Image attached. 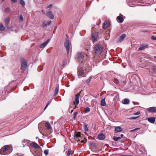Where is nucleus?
<instances>
[{
  "mask_svg": "<svg viewBox=\"0 0 156 156\" xmlns=\"http://www.w3.org/2000/svg\"><path fill=\"white\" fill-rule=\"evenodd\" d=\"M80 95V94L79 93L75 95V101L73 102L74 103V104H75L76 105H78L79 104V96Z\"/></svg>",
  "mask_w": 156,
  "mask_h": 156,
  "instance_id": "8",
  "label": "nucleus"
},
{
  "mask_svg": "<svg viewBox=\"0 0 156 156\" xmlns=\"http://www.w3.org/2000/svg\"><path fill=\"white\" fill-rule=\"evenodd\" d=\"M151 69L154 73H156V66H153L151 67Z\"/></svg>",
  "mask_w": 156,
  "mask_h": 156,
  "instance_id": "30",
  "label": "nucleus"
},
{
  "mask_svg": "<svg viewBox=\"0 0 156 156\" xmlns=\"http://www.w3.org/2000/svg\"><path fill=\"white\" fill-rule=\"evenodd\" d=\"M20 3L23 6H24L25 5V2L23 0H20Z\"/></svg>",
  "mask_w": 156,
  "mask_h": 156,
  "instance_id": "33",
  "label": "nucleus"
},
{
  "mask_svg": "<svg viewBox=\"0 0 156 156\" xmlns=\"http://www.w3.org/2000/svg\"><path fill=\"white\" fill-rule=\"evenodd\" d=\"M148 45L147 44H142L140 46V47L138 48V50L142 51L144 50Z\"/></svg>",
  "mask_w": 156,
  "mask_h": 156,
  "instance_id": "17",
  "label": "nucleus"
},
{
  "mask_svg": "<svg viewBox=\"0 0 156 156\" xmlns=\"http://www.w3.org/2000/svg\"><path fill=\"white\" fill-rule=\"evenodd\" d=\"M74 136L75 138H77L78 140H80L79 138L81 137L80 133L79 132H75L74 134Z\"/></svg>",
  "mask_w": 156,
  "mask_h": 156,
  "instance_id": "16",
  "label": "nucleus"
},
{
  "mask_svg": "<svg viewBox=\"0 0 156 156\" xmlns=\"http://www.w3.org/2000/svg\"><path fill=\"white\" fill-rule=\"evenodd\" d=\"M92 79V76H90L89 78V79H87V81L88 82V83H89L90 82V81H91V79Z\"/></svg>",
  "mask_w": 156,
  "mask_h": 156,
  "instance_id": "39",
  "label": "nucleus"
},
{
  "mask_svg": "<svg viewBox=\"0 0 156 156\" xmlns=\"http://www.w3.org/2000/svg\"><path fill=\"white\" fill-rule=\"evenodd\" d=\"M77 74L79 78H80L81 77H84L86 76H83L84 74V70L83 68L78 69Z\"/></svg>",
  "mask_w": 156,
  "mask_h": 156,
  "instance_id": "4",
  "label": "nucleus"
},
{
  "mask_svg": "<svg viewBox=\"0 0 156 156\" xmlns=\"http://www.w3.org/2000/svg\"><path fill=\"white\" fill-rule=\"evenodd\" d=\"M52 4H50V5H49L48 7V8H51L52 7Z\"/></svg>",
  "mask_w": 156,
  "mask_h": 156,
  "instance_id": "47",
  "label": "nucleus"
},
{
  "mask_svg": "<svg viewBox=\"0 0 156 156\" xmlns=\"http://www.w3.org/2000/svg\"><path fill=\"white\" fill-rule=\"evenodd\" d=\"M126 36V35L125 34H122L120 37L119 40H118V42H121L124 39Z\"/></svg>",
  "mask_w": 156,
  "mask_h": 156,
  "instance_id": "20",
  "label": "nucleus"
},
{
  "mask_svg": "<svg viewBox=\"0 0 156 156\" xmlns=\"http://www.w3.org/2000/svg\"><path fill=\"white\" fill-rule=\"evenodd\" d=\"M41 149L36 150L33 153L34 155L35 156H42V152L41 151Z\"/></svg>",
  "mask_w": 156,
  "mask_h": 156,
  "instance_id": "10",
  "label": "nucleus"
},
{
  "mask_svg": "<svg viewBox=\"0 0 156 156\" xmlns=\"http://www.w3.org/2000/svg\"><path fill=\"white\" fill-rule=\"evenodd\" d=\"M45 126L47 127V129H49L51 128V126L50 124L48 122H46L45 123Z\"/></svg>",
  "mask_w": 156,
  "mask_h": 156,
  "instance_id": "26",
  "label": "nucleus"
},
{
  "mask_svg": "<svg viewBox=\"0 0 156 156\" xmlns=\"http://www.w3.org/2000/svg\"><path fill=\"white\" fill-rule=\"evenodd\" d=\"M123 83L124 84H125L126 83H125V81H123Z\"/></svg>",
  "mask_w": 156,
  "mask_h": 156,
  "instance_id": "59",
  "label": "nucleus"
},
{
  "mask_svg": "<svg viewBox=\"0 0 156 156\" xmlns=\"http://www.w3.org/2000/svg\"><path fill=\"white\" fill-rule=\"evenodd\" d=\"M42 12H44V11H43V10H42Z\"/></svg>",
  "mask_w": 156,
  "mask_h": 156,
  "instance_id": "63",
  "label": "nucleus"
},
{
  "mask_svg": "<svg viewBox=\"0 0 156 156\" xmlns=\"http://www.w3.org/2000/svg\"><path fill=\"white\" fill-rule=\"evenodd\" d=\"M5 29V27L3 26L2 23L0 24V30L3 31Z\"/></svg>",
  "mask_w": 156,
  "mask_h": 156,
  "instance_id": "28",
  "label": "nucleus"
},
{
  "mask_svg": "<svg viewBox=\"0 0 156 156\" xmlns=\"http://www.w3.org/2000/svg\"><path fill=\"white\" fill-rule=\"evenodd\" d=\"M138 117V116L137 117H131V119H135L136 118H137Z\"/></svg>",
  "mask_w": 156,
  "mask_h": 156,
  "instance_id": "49",
  "label": "nucleus"
},
{
  "mask_svg": "<svg viewBox=\"0 0 156 156\" xmlns=\"http://www.w3.org/2000/svg\"><path fill=\"white\" fill-rule=\"evenodd\" d=\"M119 23H121L124 20H117Z\"/></svg>",
  "mask_w": 156,
  "mask_h": 156,
  "instance_id": "46",
  "label": "nucleus"
},
{
  "mask_svg": "<svg viewBox=\"0 0 156 156\" xmlns=\"http://www.w3.org/2000/svg\"><path fill=\"white\" fill-rule=\"evenodd\" d=\"M98 37V34L96 32H94L92 33V39L93 42L94 43L97 40Z\"/></svg>",
  "mask_w": 156,
  "mask_h": 156,
  "instance_id": "11",
  "label": "nucleus"
},
{
  "mask_svg": "<svg viewBox=\"0 0 156 156\" xmlns=\"http://www.w3.org/2000/svg\"><path fill=\"white\" fill-rule=\"evenodd\" d=\"M113 140L115 141H117L118 140L117 137L114 136L113 138Z\"/></svg>",
  "mask_w": 156,
  "mask_h": 156,
  "instance_id": "42",
  "label": "nucleus"
},
{
  "mask_svg": "<svg viewBox=\"0 0 156 156\" xmlns=\"http://www.w3.org/2000/svg\"><path fill=\"white\" fill-rule=\"evenodd\" d=\"M151 38L152 40H156V37H154V36H152Z\"/></svg>",
  "mask_w": 156,
  "mask_h": 156,
  "instance_id": "43",
  "label": "nucleus"
},
{
  "mask_svg": "<svg viewBox=\"0 0 156 156\" xmlns=\"http://www.w3.org/2000/svg\"><path fill=\"white\" fill-rule=\"evenodd\" d=\"M75 107L74 108V109H75L77 108V105H75Z\"/></svg>",
  "mask_w": 156,
  "mask_h": 156,
  "instance_id": "52",
  "label": "nucleus"
},
{
  "mask_svg": "<svg viewBox=\"0 0 156 156\" xmlns=\"http://www.w3.org/2000/svg\"><path fill=\"white\" fill-rule=\"evenodd\" d=\"M10 11V9L9 8L7 7L5 8L3 12L5 13H9Z\"/></svg>",
  "mask_w": 156,
  "mask_h": 156,
  "instance_id": "24",
  "label": "nucleus"
},
{
  "mask_svg": "<svg viewBox=\"0 0 156 156\" xmlns=\"http://www.w3.org/2000/svg\"><path fill=\"white\" fill-rule=\"evenodd\" d=\"M119 156H133L132 155H122Z\"/></svg>",
  "mask_w": 156,
  "mask_h": 156,
  "instance_id": "51",
  "label": "nucleus"
},
{
  "mask_svg": "<svg viewBox=\"0 0 156 156\" xmlns=\"http://www.w3.org/2000/svg\"><path fill=\"white\" fill-rule=\"evenodd\" d=\"M51 24V21L48 20H44L43 22L41 27L43 28H44L47 26Z\"/></svg>",
  "mask_w": 156,
  "mask_h": 156,
  "instance_id": "7",
  "label": "nucleus"
},
{
  "mask_svg": "<svg viewBox=\"0 0 156 156\" xmlns=\"http://www.w3.org/2000/svg\"><path fill=\"white\" fill-rule=\"evenodd\" d=\"M71 153V150H68L67 153V156H69Z\"/></svg>",
  "mask_w": 156,
  "mask_h": 156,
  "instance_id": "37",
  "label": "nucleus"
},
{
  "mask_svg": "<svg viewBox=\"0 0 156 156\" xmlns=\"http://www.w3.org/2000/svg\"><path fill=\"white\" fill-rule=\"evenodd\" d=\"M12 2L15 3L16 2H17V0H11Z\"/></svg>",
  "mask_w": 156,
  "mask_h": 156,
  "instance_id": "48",
  "label": "nucleus"
},
{
  "mask_svg": "<svg viewBox=\"0 0 156 156\" xmlns=\"http://www.w3.org/2000/svg\"><path fill=\"white\" fill-rule=\"evenodd\" d=\"M150 0V2H151V3H152V2H154V0Z\"/></svg>",
  "mask_w": 156,
  "mask_h": 156,
  "instance_id": "55",
  "label": "nucleus"
},
{
  "mask_svg": "<svg viewBox=\"0 0 156 156\" xmlns=\"http://www.w3.org/2000/svg\"><path fill=\"white\" fill-rule=\"evenodd\" d=\"M5 23L6 26L8 28L11 27L12 26L9 23L10 20H5Z\"/></svg>",
  "mask_w": 156,
  "mask_h": 156,
  "instance_id": "19",
  "label": "nucleus"
},
{
  "mask_svg": "<svg viewBox=\"0 0 156 156\" xmlns=\"http://www.w3.org/2000/svg\"><path fill=\"white\" fill-rule=\"evenodd\" d=\"M83 129L86 131H88V128L86 124H84L83 126Z\"/></svg>",
  "mask_w": 156,
  "mask_h": 156,
  "instance_id": "29",
  "label": "nucleus"
},
{
  "mask_svg": "<svg viewBox=\"0 0 156 156\" xmlns=\"http://www.w3.org/2000/svg\"><path fill=\"white\" fill-rule=\"evenodd\" d=\"M30 145L31 147H34L36 149H41V148L37 143L35 142H32Z\"/></svg>",
  "mask_w": 156,
  "mask_h": 156,
  "instance_id": "6",
  "label": "nucleus"
},
{
  "mask_svg": "<svg viewBox=\"0 0 156 156\" xmlns=\"http://www.w3.org/2000/svg\"><path fill=\"white\" fill-rule=\"evenodd\" d=\"M155 118L154 117H151L147 118V120L150 123H153L155 121Z\"/></svg>",
  "mask_w": 156,
  "mask_h": 156,
  "instance_id": "18",
  "label": "nucleus"
},
{
  "mask_svg": "<svg viewBox=\"0 0 156 156\" xmlns=\"http://www.w3.org/2000/svg\"><path fill=\"white\" fill-rule=\"evenodd\" d=\"M77 56L79 59H81L84 57L83 55L82 54L79 53H78Z\"/></svg>",
  "mask_w": 156,
  "mask_h": 156,
  "instance_id": "27",
  "label": "nucleus"
},
{
  "mask_svg": "<svg viewBox=\"0 0 156 156\" xmlns=\"http://www.w3.org/2000/svg\"><path fill=\"white\" fill-rule=\"evenodd\" d=\"M78 114V113L76 112H75L74 113V116L73 117V119H76V115Z\"/></svg>",
  "mask_w": 156,
  "mask_h": 156,
  "instance_id": "41",
  "label": "nucleus"
},
{
  "mask_svg": "<svg viewBox=\"0 0 156 156\" xmlns=\"http://www.w3.org/2000/svg\"><path fill=\"white\" fill-rule=\"evenodd\" d=\"M123 134H121L120 135V137H121V138L122 137H123Z\"/></svg>",
  "mask_w": 156,
  "mask_h": 156,
  "instance_id": "56",
  "label": "nucleus"
},
{
  "mask_svg": "<svg viewBox=\"0 0 156 156\" xmlns=\"http://www.w3.org/2000/svg\"><path fill=\"white\" fill-rule=\"evenodd\" d=\"M21 68L22 69L25 70L26 69L27 66V61L23 58H21Z\"/></svg>",
  "mask_w": 156,
  "mask_h": 156,
  "instance_id": "3",
  "label": "nucleus"
},
{
  "mask_svg": "<svg viewBox=\"0 0 156 156\" xmlns=\"http://www.w3.org/2000/svg\"><path fill=\"white\" fill-rule=\"evenodd\" d=\"M147 110L150 112H156V107H151L147 108Z\"/></svg>",
  "mask_w": 156,
  "mask_h": 156,
  "instance_id": "14",
  "label": "nucleus"
},
{
  "mask_svg": "<svg viewBox=\"0 0 156 156\" xmlns=\"http://www.w3.org/2000/svg\"><path fill=\"white\" fill-rule=\"evenodd\" d=\"M64 46L66 48L67 54H69V52L70 43L69 41L67 39H66L64 43Z\"/></svg>",
  "mask_w": 156,
  "mask_h": 156,
  "instance_id": "2",
  "label": "nucleus"
},
{
  "mask_svg": "<svg viewBox=\"0 0 156 156\" xmlns=\"http://www.w3.org/2000/svg\"><path fill=\"white\" fill-rule=\"evenodd\" d=\"M143 32H147L148 31V30H144V31H142Z\"/></svg>",
  "mask_w": 156,
  "mask_h": 156,
  "instance_id": "54",
  "label": "nucleus"
},
{
  "mask_svg": "<svg viewBox=\"0 0 156 156\" xmlns=\"http://www.w3.org/2000/svg\"><path fill=\"white\" fill-rule=\"evenodd\" d=\"M140 129V128H135L134 129L132 130V131H134L139 130V129Z\"/></svg>",
  "mask_w": 156,
  "mask_h": 156,
  "instance_id": "45",
  "label": "nucleus"
},
{
  "mask_svg": "<svg viewBox=\"0 0 156 156\" xmlns=\"http://www.w3.org/2000/svg\"><path fill=\"white\" fill-rule=\"evenodd\" d=\"M51 100H50L48 101V103L46 105V106L45 107L44 109V110H45L47 108V107L51 103Z\"/></svg>",
  "mask_w": 156,
  "mask_h": 156,
  "instance_id": "34",
  "label": "nucleus"
},
{
  "mask_svg": "<svg viewBox=\"0 0 156 156\" xmlns=\"http://www.w3.org/2000/svg\"><path fill=\"white\" fill-rule=\"evenodd\" d=\"M115 130L116 132H119L122 131V129L120 126H118L115 128Z\"/></svg>",
  "mask_w": 156,
  "mask_h": 156,
  "instance_id": "21",
  "label": "nucleus"
},
{
  "mask_svg": "<svg viewBox=\"0 0 156 156\" xmlns=\"http://www.w3.org/2000/svg\"><path fill=\"white\" fill-rule=\"evenodd\" d=\"M59 90V88L58 87H57L55 89V93L54 94V95H56L58 93Z\"/></svg>",
  "mask_w": 156,
  "mask_h": 156,
  "instance_id": "31",
  "label": "nucleus"
},
{
  "mask_svg": "<svg viewBox=\"0 0 156 156\" xmlns=\"http://www.w3.org/2000/svg\"><path fill=\"white\" fill-rule=\"evenodd\" d=\"M50 41V39H48L47 40V41L45 42H44L41 45H40L39 46V47L41 48H44L47 45V44L49 43Z\"/></svg>",
  "mask_w": 156,
  "mask_h": 156,
  "instance_id": "13",
  "label": "nucleus"
},
{
  "mask_svg": "<svg viewBox=\"0 0 156 156\" xmlns=\"http://www.w3.org/2000/svg\"><path fill=\"white\" fill-rule=\"evenodd\" d=\"M120 142L121 143H123L124 141L123 140H121L120 141Z\"/></svg>",
  "mask_w": 156,
  "mask_h": 156,
  "instance_id": "53",
  "label": "nucleus"
},
{
  "mask_svg": "<svg viewBox=\"0 0 156 156\" xmlns=\"http://www.w3.org/2000/svg\"><path fill=\"white\" fill-rule=\"evenodd\" d=\"M98 138L100 140H103L105 138V136L103 134H99L98 136Z\"/></svg>",
  "mask_w": 156,
  "mask_h": 156,
  "instance_id": "22",
  "label": "nucleus"
},
{
  "mask_svg": "<svg viewBox=\"0 0 156 156\" xmlns=\"http://www.w3.org/2000/svg\"><path fill=\"white\" fill-rule=\"evenodd\" d=\"M75 105V104H74L73 103H70L69 106V109L70 110L71 108H72Z\"/></svg>",
  "mask_w": 156,
  "mask_h": 156,
  "instance_id": "36",
  "label": "nucleus"
},
{
  "mask_svg": "<svg viewBox=\"0 0 156 156\" xmlns=\"http://www.w3.org/2000/svg\"><path fill=\"white\" fill-rule=\"evenodd\" d=\"M117 137L118 138V140L121 138V137H120V136H119V137Z\"/></svg>",
  "mask_w": 156,
  "mask_h": 156,
  "instance_id": "57",
  "label": "nucleus"
},
{
  "mask_svg": "<svg viewBox=\"0 0 156 156\" xmlns=\"http://www.w3.org/2000/svg\"><path fill=\"white\" fill-rule=\"evenodd\" d=\"M129 99H125L123 100V101H122V103L126 105L128 104L129 103Z\"/></svg>",
  "mask_w": 156,
  "mask_h": 156,
  "instance_id": "23",
  "label": "nucleus"
},
{
  "mask_svg": "<svg viewBox=\"0 0 156 156\" xmlns=\"http://www.w3.org/2000/svg\"><path fill=\"white\" fill-rule=\"evenodd\" d=\"M103 49V48L101 44H97L94 46L95 52L97 55H99L102 52Z\"/></svg>",
  "mask_w": 156,
  "mask_h": 156,
  "instance_id": "1",
  "label": "nucleus"
},
{
  "mask_svg": "<svg viewBox=\"0 0 156 156\" xmlns=\"http://www.w3.org/2000/svg\"><path fill=\"white\" fill-rule=\"evenodd\" d=\"M123 19L126 18H125V16L124 17H123Z\"/></svg>",
  "mask_w": 156,
  "mask_h": 156,
  "instance_id": "61",
  "label": "nucleus"
},
{
  "mask_svg": "<svg viewBox=\"0 0 156 156\" xmlns=\"http://www.w3.org/2000/svg\"><path fill=\"white\" fill-rule=\"evenodd\" d=\"M154 58L156 59V56H154Z\"/></svg>",
  "mask_w": 156,
  "mask_h": 156,
  "instance_id": "60",
  "label": "nucleus"
},
{
  "mask_svg": "<svg viewBox=\"0 0 156 156\" xmlns=\"http://www.w3.org/2000/svg\"><path fill=\"white\" fill-rule=\"evenodd\" d=\"M117 20H123V18L121 16H118L117 17Z\"/></svg>",
  "mask_w": 156,
  "mask_h": 156,
  "instance_id": "40",
  "label": "nucleus"
},
{
  "mask_svg": "<svg viewBox=\"0 0 156 156\" xmlns=\"http://www.w3.org/2000/svg\"><path fill=\"white\" fill-rule=\"evenodd\" d=\"M23 16L21 15L20 16V20H23Z\"/></svg>",
  "mask_w": 156,
  "mask_h": 156,
  "instance_id": "50",
  "label": "nucleus"
},
{
  "mask_svg": "<svg viewBox=\"0 0 156 156\" xmlns=\"http://www.w3.org/2000/svg\"><path fill=\"white\" fill-rule=\"evenodd\" d=\"M73 111V109H72L71 110V113H72Z\"/></svg>",
  "mask_w": 156,
  "mask_h": 156,
  "instance_id": "58",
  "label": "nucleus"
},
{
  "mask_svg": "<svg viewBox=\"0 0 156 156\" xmlns=\"http://www.w3.org/2000/svg\"><path fill=\"white\" fill-rule=\"evenodd\" d=\"M10 147L8 145H5L2 147L0 150V154H4L2 153V152H4L6 151L9 149Z\"/></svg>",
  "mask_w": 156,
  "mask_h": 156,
  "instance_id": "5",
  "label": "nucleus"
},
{
  "mask_svg": "<svg viewBox=\"0 0 156 156\" xmlns=\"http://www.w3.org/2000/svg\"><path fill=\"white\" fill-rule=\"evenodd\" d=\"M110 26V22L109 20H106L104 23L103 26V28L105 29L109 27Z\"/></svg>",
  "mask_w": 156,
  "mask_h": 156,
  "instance_id": "12",
  "label": "nucleus"
},
{
  "mask_svg": "<svg viewBox=\"0 0 156 156\" xmlns=\"http://www.w3.org/2000/svg\"><path fill=\"white\" fill-rule=\"evenodd\" d=\"M101 105L103 106H105L106 104L105 102V99H102L101 101Z\"/></svg>",
  "mask_w": 156,
  "mask_h": 156,
  "instance_id": "25",
  "label": "nucleus"
},
{
  "mask_svg": "<svg viewBox=\"0 0 156 156\" xmlns=\"http://www.w3.org/2000/svg\"><path fill=\"white\" fill-rule=\"evenodd\" d=\"M113 81L115 83H119V80L117 79L114 78L113 79Z\"/></svg>",
  "mask_w": 156,
  "mask_h": 156,
  "instance_id": "35",
  "label": "nucleus"
},
{
  "mask_svg": "<svg viewBox=\"0 0 156 156\" xmlns=\"http://www.w3.org/2000/svg\"><path fill=\"white\" fill-rule=\"evenodd\" d=\"M47 16L50 19H54V16L52 14L51 11H49L47 12L46 14Z\"/></svg>",
  "mask_w": 156,
  "mask_h": 156,
  "instance_id": "15",
  "label": "nucleus"
},
{
  "mask_svg": "<svg viewBox=\"0 0 156 156\" xmlns=\"http://www.w3.org/2000/svg\"><path fill=\"white\" fill-rule=\"evenodd\" d=\"M30 141L28 140L25 139L23 140L22 141V147H25V145L28 146L30 144Z\"/></svg>",
  "mask_w": 156,
  "mask_h": 156,
  "instance_id": "9",
  "label": "nucleus"
},
{
  "mask_svg": "<svg viewBox=\"0 0 156 156\" xmlns=\"http://www.w3.org/2000/svg\"><path fill=\"white\" fill-rule=\"evenodd\" d=\"M140 113V112L139 111H138V112H136L134 113V115H139Z\"/></svg>",
  "mask_w": 156,
  "mask_h": 156,
  "instance_id": "44",
  "label": "nucleus"
},
{
  "mask_svg": "<svg viewBox=\"0 0 156 156\" xmlns=\"http://www.w3.org/2000/svg\"><path fill=\"white\" fill-rule=\"evenodd\" d=\"M48 151L49 150H45L44 151V153L46 155H47L48 154Z\"/></svg>",
  "mask_w": 156,
  "mask_h": 156,
  "instance_id": "38",
  "label": "nucleus"
},
{
  "mask_svg": "<svg viewBox=\"0 0 156 156\" xmlns=\"http://www.w3.org/2000/svg\"><path fill=\"white\" fill-rule=\"evenodd\" d=\"M31 148H30V150L31 151Z\"/></svg>",
  "mask_w": 156,
  "mask_h": 156,
  "instance_id": "62",
  "label": "nucleus"
},
{
  "mask_svg": "<svg viewBox=\"0 0 156 156\" xmlns=\"http://www.w3.org/2000/svg\"><path fill=\"white\" fill-rule=\"evenodd\" d=\"M90 109L89 107H86L85 109L84 112L87 113L90 111Z\"/></svg>",
  "mask_w": 156,
  "mask_h": 156,
  "instance_id": "32",
  "label": "nucleus"
}]
</instances>
